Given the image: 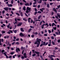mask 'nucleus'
Wrapping results in <instances>:
<instances>
[{"label":"nucleus","mask_w":60,"mask_h":60,"mask_svg":"<svg viewBox=\"0 0 60 60\" xmlns=\"http://www.w3.org/2000/svg\"><path fill=\"white\" fill-rule=\"evenodd\" d=\"M31 9L30 8H29V7H28L27 8V9L26 11V13H28L29 12L31 11Z\"/></svg>","instance_id":"nucleus-1"},{"label":"nucleus","mask_w":60,"mask_h":60,"mask_svg":"<svg viewBox=\"0 0 60 60\" xmlns=\"http://www.w3.org/2000/svg\"><path fill=\"white\" fill-rule=\"evenodd\" d=\"M37 42H38V43H39V42H40V41H41V40L40 39L37 38Z\"/></svg>","instance_id":"nucleus-2"},{"label":"nucleus","mask_w":60,"mask_h":60,"mask_svg":"<svg viewBox=\"0 0 60 60\" xmlns=\"http://www.w3.org/2000/svg\"><path fill=\"white\" fill-rule=\"evenodd\" d=\"M19 51H20V49L18 48H16V52H18Z\"/></svg>","instance_id":"nucleus-3"},{"label":"nucleus","mask_w":60,"mask_h":60,"mask_svg":"<svg viewBox=\"0 0 60 60\" xmlns=\"http://www.w3.org/2000/svg\"><path fill=\"white\" fill-rule=\"evenodd\" d=\"M19 35L21 36V37H23L25 35V34H23L22 33H20L19 34Z\"/></svg>","instance_id":"nucleus-4"},{"label":"nucleus","mask_w":60,"mask_h":60,"mask_svg":"<svg viewBox=\"0 0 60 60\" xmlns=\"http://www.w3.org/2000/svg\"><path fill=\"white\" fill-rule=\"evenodd\" d=\"M45 8H42L40 9V10L41 11V12H43V11L44 10Z\"/></svg>","instance_id":"nucleus-5"},{"label":"nucleus","mask_w":60,"mask_h":60,"mask_svg":"<svg viewBox=\"0 0 60 60\" xmlns=\"http://www.w3.org/2000/svg\"><path fill=\"white\" fill-rule=\"evenodd\" d=\"M8 7H12V5L11 4H8Z\"/></svg>","instance_id":"nucleus-6"},{"label":"nucleus","mask_w":60,"mask_h":60,"mask_svg":"<svg viewBox=\"0 0 60 60\" xmlns=\"http://www.w3.org/2000/svg\"><path fill=\"white\" fill-rule=\"evenodd\" d=\"M22 24V22H20L19 24L18 25H17V26H20Z\"/></svg>","instance_id":"nucleus-7"},{"label":"nucleus","mask_w":60,"mask_h":60,"mask_svg":"<svg viewBox=\"0 0 60 60\" xmlns=\"http://www.w3.org/2000/svg\"><path fill=\"white\" fill-rule=\"evenodd\" d=\"M24 55V56L25 57V58H26L27 57V56H26V53H25L23 54Z\"/></svg>","instance_id":"nucleus-8"},{"label":"nucleus","mask_w":60,"mask_h":60,"mask_svg":"<svg viewBox=\"0 0 60 60\" xmlns=\"http://www.w3.org/2000/svg\"><path fill=\"white\" fill-rule=\"evenodd\" d=\"M4 38L5 39H6V38H9V36H6L4 37Z\"/></svg>","instance_id":"nucleus-9"},{"label":"nucleus","mask_w":60,"mask_h":60,"mask_svg":"<svg viewBox=\"0 0 60 60\" xmlns=\"http://www.w3.org/2000/svg\"><path fill=\"white\" fill-rule=\"evenodd\" d=\"M34 53H35L36 54H40V52L34 51Z\"/></svg>","instance_id":"nucleus-10"},{"label":"nucleus","mask_w":60,"mask_h":60,"mask_svg":"<svg viewBox=\"0 0 60 60\" xmlns=\"http://www.w3.org/2000/svg\"><path fill=\"white\" fill-rule=\"evenodd\" d=\"M4 9L5 11H7L8 10V8L7 7H6L5 8H4Z\"/></svg>","instance_id":"nucleus-11"},{"label":"nucleus","mask_w":60,"mask_h":60,"mask_svg":"<svg viewBox=\"0 0 60 60\" xmlns=\"http://www.w3.org/2000/svg\"><path fill=\"white\" fill-rule=\"evenodd\" d=\"M26 6H30V5L28 3H27L25 4Z\"/></svg>","instance_id":"nucleus-12"},{"label":"nucleus","mask_w":60,"mask_h":60,"mask_svg":"<svg viewBox=\"0 0 60 60\" xmlns=\"http://www.w3.org/2000/svg\"><path fill=\"white\" fill-rule=\"evenodd\" d=\"M45 24H44L43 25H42L41 26V27L43 29V28H44V26H45Z\"/></svg>","instance_id":"nucleus-13"},{"label":"nucleus","mask_w":60,"mask_h":60,"mask_svg":"<svg viewBox=\"0 0 60 60\" xmlns=\"http://www.w3.org/2000/svg\"><path fill=\"white\" fill-rule=\"evenodd\" d=\"M53 11H54L56 12H56H57V11H56V9H55V8H53Z\"/></svg>","instance_id":"nucleus-14"},{"label":"nucleus","mask_w":60,"mask_h":60,"mask_svg":"<svg viewBox=\"0 0 60 60\" xmlns=\"http://www.w3.org/2000/svg\"><path fill=\"white\" fill-rule=\"evenodd\" d=\"M54 25L55 26H56V25H55V24L54 23H53L52 24V26L53 27L54 26Z\"/></svg>","instance_id":"nucleus-15"},{"label":"nucleus","mask_w":60,"mask_h":60,"mask_svg":"<svg viewBox=\"0 0 60 60\" xmlns=\"http://www.w3.org/2000/svg\"><path fill=\"white\" fill-rule=\"evenodd\" d=\"M40 42H39L37 44V47H38L39 46V45H40Z\"/></svg>","instance_id":"nucleus-16"},{"label":"nucleus","mask_w":60,"mask_h":60,"mask_svg":"<svg viewBox=\"0 0 60 60\" xmlns=\"http://www.w3.org/2000/svg\"><path fill=\"white\" fill-rule=\"evenodd\" d=\"M20 30L22 32H24V30L22 28H20Z\"/></svg>","instance_id":"nucleus-17"},{"label":"nucleus","mask_w":60,"mask_h":60,"mask_svg":"<svg viewBox=\"0 0 60 60\" xmlns=\"http://www.w3.org/2000/svg\"><path fill=\"white\" fill-rule=\"evenodd\" d=\"M57 16H58V17H59V18H60V14H59V13H58V14H57Z\"/></svg>","instance_id":"nucleus-18"},{"label":"nucleus","mask_w":60,"mask_h":60,"mask_svg":"<svg viewBox=\"0 0 60 60\" xmlns=\"http://www.w3.org/2000/svg\"><path fill=\"white\" fill-rule=\"evenodd\" d=\"M34 34H35V35H36L37 34H38V33L37 32H36L35 33H34Z\"/></svg>","instance_id":"nucleus-19"},{"label":"nucleus","mask_w":60,"mask_h":60,"mask_svg":"<svg viewBox=\"0 0 60 60\" xmlns=\"http://www.w3.org/2000/svg\"><path fill=\"white\" fill-rule=\"evenodd\" d=\"M41 2H42V0H40V1H39L38 3L40 4H41Z\"/></svg>","instance_id":"nucleus-20"},{"label":"nucleus","mask_w":60,"mask_h":60,"mask_svg":"<svg viewBox=\"0 0 60 60\" xmlns=\"http://www.w3.org/2000/svg\"><path fill=\"white\" fill-rule=\"evenodd\" d=\"M23 20L24 21H27V20L26 19H25V18H23Z\"/></svg>","instance_id":"nucleus-21"},{"label":"nucleus","mask_w":60,"mask_h":60,"mask_svg":"<svg viewBox=\"0 0 60 60\" xmlns=\"http://www.w3.org/2000/svg\"><path fill=\"white\" fill-rule=\"evenodd\" d=\"M16 15H18V16H20V14H19L18 13H16Z\"/></svg>","instance_id":"nucleus-22"},{"label":"nucleus","mask_w":60,"mask_h":60,"mask_svg":"<svg viewBox=\"0 0 60 60\" xmlns=\"http://www.w3.org/2000/svg\"><path fill=\"white\" fill-rule=\"evenodd\" d=\"M49 4H48L47 5V8H49Z\"/></svg>","instance_id":"nucleus-23"},{"label":"nucleus","mask_w":60,"mask_h":60,"mask_svg":"<svg viewBox=\"0 0 60 60\" xmlns=\"http://www.w3.org/2000/svg\"><path fill=\"white\" fill-rule=\"evenodd\" d=\"M55 18L57 19H59V18H58V16L56 15L55 16Z\"/></svg>","instance_id":"nucleus-24"},{"label":"nucleus","mask_w":60,"mask_h":60,"mask_svg":"<svg viewBox=\"0 0 60 60\" xmlns=\"http://www.w3.org/2000/svg\"><path fill=\"white\" fill-rule=\"evenodd\" d=\"M23 10L24 11H26V7H24L23 8Z\"/></svg>","instance_id":"nucleus-25"},{"label":"nucleus","mask_w":60,"mask_h":60,"mask_svg":"<svg viewBox=\"0 0 60 60\" xmlns=\"http://www.w3.org/2000/svg\"><path fill=\"white\" fill-rule=\"evenodd\" d=\"M32 30V29L31 28L29 30L28 32H30V31H31Z\"/></svg>","instance_id":"nucleus-26"},{"label":"nucleus","mask_w":60,"mask_h":60,"mask_svg":"<svg viewBox=\"0 0 60 60\" xmlns=\"http://www.w3.org/2000/svg\"><path fill=\"white\" fill-rule=\"evenodd\" d=\"M30 27L31 28H34V27L33 26H30Z\"/></svg>","instance_id":"nucleus-27"},{"label":"nucleus","mask_w":60,"mask_h":60,"mask_svg":"<svg viewBox=\"0 0 60 60\" xmlns=\"http://www.w3.org/2000/svg\"><path fill=\"white\" fill-rule=\"evenodd\" d=\"M43 45V43H41L40 45V47H42Z\"/></svg>","instance_id":"nucleus-28"},{"label":"nucleus","mask_w":60,"mask_h":60,"mask_svg":"<svg viewBox=\"0 0 60 60\" xmlns=\"http://www.w3.org/2000/svg\"><path fill=\"white\" fill-rule=\"evenodd\" d=\"M56 34H57V35H60L59 34V33L58 32H56Z\"/></svg>","instance_id":"nucleus-29"},{"label":"nucleus","mask_w":60,"mask_h":60,"mask_svg":"<svg viewBox=\"0 0 60 60\" xmlns=\"http://www.w3.org/2000/svg\"><path fill=\"white\" fill-rule=\"evenodd\" d=\"M48 31L49 33H51V30H48Z\"/></svg>","instance_id":"nucleus-30"},{"label":"nucleus","mask_w":60,"mask_h":60,"mask_svg":"<svg viewBox=\"0 0 60 60\" xmlns=\"http://www.w3.org/2000/svg\"><path fill=\"white\" fill-rule=\"evenodd\" d=\"M48 46H51V43L48 44Z\"/></svg>","instance_id":"nucleus-31"},{"label":"nucleus","mask_w":60,"mask_h":60,"mask_svg":"<svg viewBox=\"0 0 60 60\" xmlns=\"http://www.w3.org/2000/svg\"><path fill=\"white\" fill-rule=\"evenodd\" d=\"M51 38L52 39L54 40V37L53 36H51Z\"/></svg>","instance_id":"nucleus-32"},{"label":"nucleus","mask_w":60,"mask_h":60,"mask_svg":"<svg viewBox=\"0 0 60 60\" xmlns=\"http://www.w3.org/2000/svg\"><path fill=\"white\" fill-rule=\"evenodd\" d=\"M48 44H49V43L48 42L46 43L45 44V46H46V45H48Z\"/></svg>","instance_id":"nucleus-33"},{"label":"nucleus","mask_w":60,"mask_h":60,"mask_svg":"<svg viewBox=\"0 0 60 60\" xmlns=\"http://www.w3.org/2000/svg\"><path fill=\"white\" fill-rule=\"evenodd\" d=\"M11 4H13V0H12L11 1Z\"/></svg>","instance_id":"nucleus-34"},{"label":"nucleus","mask_w":60,"mask_h":60,"mask_svg":"<svg viewBox=\"0 0 60 60\" xmlns=\"http://www.w3.org/2000/svg\"><path fill=\"white\" fill-rule=\"evenodd\" d=\"M4 55L5 56H6V52H5L4 53Z\"/></svg>","instance_id":"nucleus-35"},{"label":"nucleus","mask_w":60,"mask_h":60,"mask_svg":"<svg viewBox=\"0 0 60 60\" xmlns=\"http://www.w3.org/2000/svg\"><path fill=\"white\" fill-rule=\"evenodd\" d=\"M21 58L22 59H24L25 58V57L24 56H22L21 57Z\"/></svg>","instance_id":"nucleus-36"},{"label":"nucleus","mask_w":60,"mask_h":60,"mask_svg":"<svg viewBox=\"0 0 60 60\" xmlns=\"http://www.w3.org/2000/svg\"><path fill=\"white\" fill-rule=\"evenodd\" d=\"M44 36H48L47 34H44Z\"/></svg>","instance_id":"nucleus-37"},{"label":"nucleus","mask_w":60,"mask_h":60,"mask_svg":"<svg viewBox=\"0 0 60 60\" xmlns=\"http://www.w3.org/2000/svg\"><path fill=\"white\" fill-rule=\"evenodd\" d=\"M45 43H46V42H44L43 43V46H44L45 45Z\"/></svg>","instance_id":"nucleus-38"},{"label":"nucleus","mask_w":60,"mask_h":60,"mask_svg":"<svg viewBox=\"0 0 60 60\" xmlns=\"http://www.w3.org/2000/svg\"><path fill=\"white\" fill-rule=\"evenodd\" d=\"M42 21H41L40 22V25H41V24H42Z\"/></svg>","instance_id":"nucleus-39"},{"label":"nucleus","mask_w":60,"mask_h":60,"mask_svg":"<svg viewBox=\"0 0 60 60\" xmlns=\"http://www.w3.org/2000/svg\"><path fill=\"white\" fill-rule=\"evenodd\" d=\"M36 4V1H35L34 3H33V4L34 5V4Z\"/></svg>","instance_id":"nucleus-40"},{"label":"nucleus","mask_w":60,"mask_h":60,"mask_svg":"<svg viewBox=\"0 0 60 60\" xmlns=\"http://www.w3.org/2000/svg\"><path fill=\"white\" fill-rule=\"evenodd\" d=\"M41 16H39L38 17V19H39L40 18H41Z\"/></svg>","instance_id":"nucleus-41"},{"label":"nucleus","mask_w":60,"mask_h":60,"mask_svg":"<svg viewBox=\"0 0 60 60\" xmlns=\"http://www.w3.org/2000/svg\"><path fill=\"white\" fill-rule=\"evenodd\" d=\"M11 54V55H13V54H14V52H12Z\"/></svg>","instance_id":"nucleus-42"},{"label":"nucleus","mask_w":60,"mask_h":60,"mask_svg":"<svg viewBox=\"0 0 60 60\" xmlns=\"http://www.w3.org/2000/svg\"><path fill=\"white\" fill-rule=\"evenodd\" d=\"M36 56V54H34L32 55L33 56Z\"/></svg>","instance_id":"nucleus-43"},{"label":"nucleus","mask_w":60,"mask_h":60,"mask_svg":"<svg viewBox=\"0 0 60 60\" xmlns=\"http://www.w3.org/2000/svg\"><path fill=\"white\" fill-rule=\"evenodd\" d=\"M20 15L22 17V16H23V14H22V13H21L20 14Z\"/></svg>","instance_id":"nucleus-44"},{"label":"nucleus","mask_w":60,"mask_h":60,"mask_svg":"<svg viewBox=\"0 0 60 60\" xmlns=\"http://www.w3.org/2000/svg\"><path fill=\"white\" fill-rule=\"evenodd\" d=\"M5 33V32L4 31H2V34H4Z\"/></svg>","instance_id":"nucleus-45"},{"label":"nucleus","mask_w":60,"mask_h":60,"mask_svg":"<svg viewBox=\"0 0 60 60\" xmlns=\"http://www.w3.org/2000/svg\"><path fill=\"white\" fill-rule=\"evenodd\" d=\"M24 13L26 16L27 17H28V16L27 15V14H26V13Z\"/></svg>","instance_id":"nucleus-46"},{"label":"nucleus","mask_w":60,"mask_h":60,"mask_svg":"<svg viewBox=\"0 0 60 60\" xmlns=\"http://www.w3.org/2000/svg\"><path fill=\"white\" fill-rule=\"evenodd\" d=\"M51 57H55V56H54V55H51Z\"/></svg>","instance_id":"nucleus-47"},{"label":"nucleus","mask_w":60,"mask_h":60,"mask_svg":"<svg viewBox=\"0 0 60 60\" xmlns=\"http://www.w3.org/2000/svg\"><path fill=\"white\" fill-rule=\"evenodd\" d=\"M34 44H37V41H36L34 43Z\"/></svg>","instance_id":"nucleus-48"},{"label":"nucleus","mask_w":60,"mask_h":60,"mask_svg":"<svg viewBox=\"0 0 60 60\" xmlns=\"http://www.w3.org/2000/svg\"><path fill=\"white\" fill-rule=\"evenodd\" d=\"M53 28L54 30H56V27H54Z\"/></svg>","instance_id":"nucleus-49"},{"label":"nucleus","mask_w":60,"mask_h":60,"mask_svg":"<svg viewBox=\"0 0 60 60\" xmlns=\"http://www.w3.org/2000/svg\"><path fill=\"white\" fill-rule=\"evenodd\" d=\"M38 13H41V12L40 11H39L38 12Z\"/></svg>","instance_id":"nucleus-50"},{"label":"nucleus","mask_w":60,"mask_h":60,"mask_svg":"<svg viewBox=\"0 0 60 60\" xmlns=\"http://www.w3.org/2000/svg\"><path fill=\"white\" fill-rule=\"evenodd\" d=\"M35 20V21H39V22L41 21V20Z\"/></svg>","instance_id":"nucleus-51"},{"label":"nucleus","mask_w":60,"mask_h":60,"mask_svg":"<svg viewBox=\"0 0 60 60\" xmlns=\"http://www.w3.org/2000/svg\"><path fill=\"white\" fill-rule=\"evenodd\" d=\"M19 40V38H17L16 39V41H18Z\"/></svg>","instance_id":"nucleus-52"},{"label":"nucleus","mask_w":60,"mask_h":60,"mask_svg":"<svg viewBox=\"0 0 60 60\" xmlns=\"http://www.w3.org/2000/svg\"><path fill=\"white\" fill-rule=\"evenodd\" d=\"M4 52V49H3L2 51V53H3V52Z\"/></svg>","instance_id":"nucleus-53"},{"label":"nucleus","mask_w":60,"mask_h":60,"mask_svg":"<svg viewBox=\"0 0 60 60\" xmlns=\"http://www.w3.org/2000/svg\"><path fill=\"white\" fill-rule=\"evenodd\" d=\"M48 57L50 58H52V57L51 56H50V55H49L48 56Z\"/></svg>","instance_id":"nucleus-54"},{"label":"nucleus","mask_w":60,"mask_h":60,"mask_svg":"<svg viewBox=\"0 0 60 60\" xmlns=\"http://www.w3.org/2000/svg\"><path fill=\"white\" fill-rule=\"evenodd\" d=\"M52 44H53V45H55V43L54 42L52 41Z\"/></svg>","instance_id":"nucleus-55"},{"label":"nucleus","mask_w":60,"mask_h":60,"mask_svg":"<svg viewBox=\"0 0 60 60\" xmlns=\"http://www.w3.org/2000/svg\"><path fill=\"white\" fill-rule=\"evenodd\" d=\"M37 11L35 12L34 13V15H36V14H37Z\"/></svg>","instance_id":"nucleus-56"},{"label":"nucleus","mask_w":60,"mask_h":60,"mask_svg":"<svg viewBox=\"0 0 60 60\" xmlns=\"http://www.w3.org/2000/svg\"><path fill=\"white\" fill-rule=\"evenodd\" d=\"M58 43H59V42H60V39H59L58 40Z\"/></svg>","instance_id":"nucleus-57"},{"label":"nucleus","mask_w":60,"mask_h":60,"mask_svg":"<svg viewBox=\"0 0 60 60\" xmlns=\"http://www.w3.org/2000/svg\"><path fill=\"white\" fill-rule=\"evenodd\" d=\"M53 4V3H50V5H52Z\"/></svg>","instance_id":"nucleus-58"},{"label":"nucleus","mask_w":60,"mask_h":60,"mask_svg":"<svg viewBox=\"0 0 60 60\" xmlns=\"http://www.w3.org/2000/svg\"><path fill=\"white\" fill-rule=\"evenodd\" d=\"M34 10L35 11H37V10L36 8H35L34 9Z\"/></svg>","instance_id":"nucleus-59"},{"label":"nucleus","mask_w":60,"mask_h":60,"mask_svg":"<svg viewBox=\"0 0 60 60\" xmlns=\"http://www.w3.org/2000/svg\"><path fill=\"white\" fill-rule=\"evenodd\" d=\"M14 33H17V30H15L14 31Z\"/></svg>","instance_id":"nucleus-60"},{"label":"nucleus","mask_w":60,"mask_h":60,"mask_svg":"<svg viewBox=\"0 0 60 60\" xmlns=\"http://www.w3.org/2000/svg\"><path fill=\"white\" fill-rule=\"evenodd\" d=\"M10 25H8L7 26V27H8V28H9V27H10Z\"/></svg>","instance_id":"nucleus-61"},{"label":"nucleus","mask_w":60,"mask_h":60,"mask_svg":"<svg viewBox=\"0 0 60 60\" xmlns=\"http://www.w3.org/2000/svg\"><path fill=\"white\" fill-rule=\"evenodd\" d=\"M4 41V39H3L2 38L1 39V41H2V42H3Z\"/></svg>","instance_id":"nucleus-62"},{"label":"nucleus","mask_w":60,"mask_h":60,"mask_svg":"<svg viewBox=\"0 0 60 60\" xmlns=\"http://www.w3.org/2000/svg\"><path fill=\"white\" fill-rule=\"evenodd\" d=\"M13 38L14 39H16V37L15 36H14L13 37Z\"/></svg>","instance_id":"nucleus-63"},{"label":"nucleus","mask_w":60,"mask_h":60,"mask_svg":"<svg viewBox=\"0 0 60 60\" xmlns=\"http://www.w3.org/2000/svg\"><path fill=\"white\" fill-rule=\"evenodd\" d=\"M5 12V11H2V13L3 14H4V12Z\"/></svg>","instance_id":"nucleus-64"}]
</instances>
